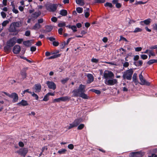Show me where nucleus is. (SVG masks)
Masks as SVG:
<instances>
[{
    "instance_id": "57",
    "label": "nucleus",
    "mask_w": 157,
    "mask_h": 157,
    "mask_svg": "<svg viewBox=\"0 0 157 157\" xmlns=\"http://www.w3.org/2000/svg\"><path fill=\"white\" fill-rule=\"evenodd\" d=\"M30 34V31H27L25 32V35L27 36H29Z\"/></svg>"
},
{
    "instance_id": "64",
    "label": "nucleus",
    "mask_w": 157,
    "mask_h": 157,
    "mask_svg": "<svg viewBox=\"0 0 157 157\" xmlns=\"http://www.w3.org/2000/svg\"><path fill=\"white\" fill-rule=\"evenodd\" d=\"M116 6L117 8H120L121 6V4L118 3L116 5Z\"/></svg>"
},
{
    "instance_id": "27",
    "label": "nucleus",
    "mask_w": 157,
    "mask_h": 157,
    "mask_svg": "<svg viewBox=\"0 0 157 157\" xmlns=\"http://www.w3.org/2000/svg\"><path fill=\"white\" fill-rule=\"evenodd\" d=\"M132 80L136 84L138 83V80L137 78V74L136 73H134L132 77Z\"/></svg>"
},
{
    "instance_id": "38",
    "label": "nucleus",
    "mask_w": 157,
    "mask_h": 157,
    "mask_svg": "<svg viewBox=\"0 0 157 157\" xmlns=\"http://www.w3.org/2000/svg\"><path fill=\"white\" fill-rule=\"evenodd\" d=\"M66 23L65 22H62L58 24V26L59 27H63L65 26Z\"/></svg>"
},
{
    "instance_id": "50",
    "label": "nucleus",
    "mask_w": 157,
    "mask_h": 157,
    "mask_svg": "<svg viewBox=\"0 0 157 157\" xmlns=\"http://www.w3.org/2000/svg\"><path fill=\"white\" fill-rule=\"evenodd\" d=\"M9 22L8 21L6 20L4 21L2 23V26H5L9 23Z\"/></svg>"
},
{
    "instance_id": "54",
    "label": "nucleus",
    "mask_w": 157,
    "mask_h": 157,
    "mask_svg": "<svg viewBox=\"0 0 157 157\" xmlns=\"http://www.w3.org/2000/svg\"><path fill=\"white\" fill-rule=\"evenodd\" d=\"M129 65V63L128 62H126L123 63V66L124 67H128Z\"/></svg>"
},
{
    "instance_id": "14",
    "label": "nucleus",
    "mask_w": 157,
    "mask_h": 157,
    "mask_svg": "<svg viewBox=\"0 0 157 157\" xmlns=\"http://www.w3.org/2000/svg\"><path fill=\"white\" fill-rule=\"evenodd\" d=\"M25 92H27L28 93L31 94H32V96L33 97H34L36 100H38L39 98L37 94H35L34 92H32L31 91H29V90L27 89L23 91V93L22 94H25Z\"/></svg>"
},
{
    "instance_id": "37",
    "label": "nucleus",
    "mask_w": 157,
    "mask_h": 157,
    "mask_svg": "<svg viewBox=\"0 0 157 157\" xmlns=\"http://www.w3.org/2000/svg\"><path fill=\"white\" fill-rule=\"evenodd\" d=\"M49 96L47 94L46 95L44 96V98L43 99V100L44 101H47L49 100Z\"/></svg>"
},
{
    "instance_id": "25",
    "label": "nucleus",
    "mask_w": 157,
    "mask_h": 157,
    "mask_svg": "<svg viewBox=\"0 0 157 157\" xmlns=\"http://www.w3.org/2000/svg\"><path fill=\"white\" fill-rule=\"evenodd\" d=\"M21 76L23 79L25 78L27 76L26 71L25 69L22 70L21 72Z\"/></svg>"
},
{
    "instance_id": "22",
    "label": "nucleus",
    "mask_w": 157,
    "mask_h": 157,
    "mask_svg": "<svg viewBox=\"0 0 157 157\" xmlns=\"http://www.w3.org/2000/svg\"><path fill=\"white\" fill-rule=\"evenodd\" d=\"M32 40H29L23 42V44L25 46L29 47L31 45Z\"/></svg>"
},
{
    "instance_id": "24",
    "label": "nucleus",
    "mask_w": 157,
    "mask_h": 157,
    "mask_svg": "<svg viewBox=\"0 0 157 157\" xmlns=\"http://www.w3.org/2000/svg\"><path fill=\"white\" fill-rule=\"evenodd\" d=\"M40 14V12H35L32 14L31 15V17L33 18H36Z\"/></svg>"
},
{
    "instance_id": "11",
    "label": "nucleus",
    "mask_w": 157,
    "mask_h": 157,
    "mask_svg": "<svg viewBox=\"0 0 157 157\" xmlns=\"http://www.w3.org/2000/svg\"><path fill=\"white\" fill-rule=\"evenodd\" d=\"M49 88L55 90L56 88V84L52 81H47L46 82Z\"/></svg>"
},
{
    "instance_id": "17",
    "label": "nucleus",
    "mask_w": 157,
    "mask_h": 157,
    "mask_svg": "<svg viewBox=\"0 0 157 157\" xmlns=\"http://www.w3.org/2000/svg\"><path fill=\"white\" fill-rule=\"evenodd\" d=\"M151 20L150 18H148L144 21H141L140 22V24L141 25H143V23L146 25H149L151 22Z\"/></svg>"
},
{
    "instance_id": "8",
    "label": "nucleus",
    "mask_w": 157,
    "mask_h": 157,
    "mask_svg": "<svg viewBox=\"0 0 157 157\" xmlns=\"http://www.w3.org/2000/svg\"><path fill=\"white\" fill-rule=\"evenodd\" d=\"M144 155V153L141 152H132L130 153V157H141Z\"/></svg>"
},
{
    "instance_id": "63",
    "label": "nucleus",
    "mask_w": 157,
    "mask_h": 157,
    "mask_svg": "<svg viewBox=\"0 0 157 157\" xmlns=\"http://www.w3.org/2000/svg\"><path fill=\"white\" fill-rule=\"evenodd\" d=\"M108 39L106 37H104L102 39V40L104 43H106L108 41Z\"/></svg>"
},
{
    "instance_id": "31",
    "label": "nucleus",
    "mask_w": 157,
    "mask_h": 157,
    "mask_svg": "<svg viewBox=\"0 0 157 157\" xmlns=\"http://www.w3.org/2000/svg\"><path fill=\"white\" fill-rule=\"evenodd\" d=\"M155 63H157V60L151 59L148 61L147 64L149 65H151Z\"/></svg>"
},
{
    "instance_id": "45",
    "label": "nucleus",
    "mask_w": 157,
    "mask_h": 157,
    "mask_svg": "<svg viewBox=\"0 0 157 157\" xmlns=\"http://www.w3.org/2000/svg\"><path fill=\"white\" fill-rule=\"evenodd\" d=\"M69 79L68 78H66L65 79H63L61 80V82L64 84L66 83L67 81Z\"/></svg>"
},
{
    "instance_id": "16",
    "label": "nucleus",
    "mask_w": 157,
    "mask_h": 157,
    "mask_svg": "<svg viewBox=\"0 0 157 157\" xmlns=\"http://www.w3.org/2000/svg\"><path fill=\"white\" fill-rule=\"evenodd\" d=\"M41 86L40 84H36L34 86L33 89L35 90V92L36 93L39 92L41 90Z\"/></svg>"
},
{
    "instance_id": "47",
    "label": "nucleus",
    "mask_w": 157,
    "mask_h": 157,
    "mask_svg": "<svg viewBox=\"0 0 157 157\" xmlns=\"http://www.w3.org/2000/svg\"><path fill=\"white\" fill-rule=\"evenodd\" d=\"M48 148L47 146H44L43 147H42V148L41 149V152H43L44 151H47L48 150Z\"/></svg>"
},
{
    "instance_id": "60",
    "label": "nucleus",
    "mask_w": 157,
    "mask_h": 157,
    "mask_svg": "<svg viewBox=\"0 0 157 157\" xmlns=\"http://www.w3.org/2000/svg\"><path fill=\"white\" fill-rule=\"evenodd\" d=\"M31 51L32 52H34L36 50V48L35 46H32L31 47Z\"/></svg>"
},
{
    "instance_id": "62",
    "label": "nucleus",
    "mask_w": 157,
    "mask_h": 157,
    "mask_svg": "<svg viewBox=\"0 0 157 157\" xmlns=\"http://www.w3.org/2000/svg\"><path fill=\"white\" fill-rule=\"evenodd\" d=\"M19 146L21 147H24V144L23 142H19L18 143Z\"/></svg>"
},
{
    "instance_id": "46",
    "label": "nucleus",
    "mask_w": 157,
    "mask_h": 157,
    "mask_svg": "<svg viewBox=\"0 0 157 157\" xmlns=\"http://www.w3.org/2000/svg\"><path fill=\"white\" fill-rule=\"evenodd\" d=\"M69 43V42H67V40L66 42L65 41L63 42L62 44L63 48H64Z\"/></svg>"
},
{
    "instance_id": "42",
    "label": "nucleus",
    "mask_w": 157,
    "mask_h": 157,
    "mask_svg": "<svg viewBox=\"0 0 157 157\" xmlns=\"http://www.w3.org/2000/svg\"><path fill=\"white\" fill-rule=\"evenodd\" d=\"M105 6L106 7L109 6V7L111 8L113 6L112 4L109 2H106L105 4Z\"/></svg>"
},
{
    "instance_id": "13",
    "label": "nucleus",
    "mask_w": 157,
    "mask_h": 157,
    "mask_svg": "<svg viewBox=\"0 0 157 157\" xmlns=\"http://www.w3.org/2000/svg\"><path fill=\"white\" fill-rule=\"evenodd\" d=\"M21 51V47L19 45H15L13 48V51L14 54H17L19 53Z\"/></svg>"
},
{
    "instance_id": "43",
    "label": "nucleus",
    "mask_w": 157,
    "mask_h": 157,
    "mask_svg": "<svg viewBox=\"0 0 157 157\" xmlns=\"http://www.w3.org/2000/svg\"><path fill=\"white\" fill-rule=\"evenodd\" d=\"M91 90L95 93H96L97 94H100L101 93V91L99 90H94V89H92Z\"/></svg>"
},
{
    "instance_id": "32",
    "label": "nucleus",
    "mask_w": 157,
    "mask_h": 157,
    "mask_svg": "<svg viewBox=\"0 0 157 157\" xmlns=\"http://www.w3.org/2000/svg\"><path fill=\"white\" fill-rule=\"evenodd\" d=\"M83 9L82 8L78 7L76 8V10L79 13H82L83 12Z\"/></svg>"
},
{
    "instance_id": "51",
    "label": "nucleus",
    "mask_w": 157,
    "mask_h": 157,
    "mask_svg": "<svg viewBox=\"0 0 157 157\" xmlns=\"http://www.w3.org/2000/svg\"><path fill=\"white\" fill-rule=\"evenodd\" d=\"M68 147L70 149L72 150L74 148V146L73 144H70L68 145Z\"/></svg>"
},
{
    "instance_id": "34",
    "label": "nucleus",
    "mask_w": 157,
    "mask_h": 157,
    "mask_svg": "<svg viewBox=\"0 0 157 157\" xmlns=\"http://www.w3.org/2000/svg\"><path fill=\"white\" fill-rule=\"evenodd\" d=\"M135 65L137 66H141L143 64V62L142 60H139L135 63Z\"/></svg>"
},
{
    "instance_id": "40",
    "label": "nucleus",
    "mask_w": 157,
    "mask_h": 157,
    "mask_svg": "<svg viewBox=\"0 0 157 157\" xmlns=\"http://www.w3.org/2000/svg\"><path fill=\"white\" fill-rule=\"evenodd\" d=\"M12 11L14 13L16 14H17V13H18V12H19L18 10L15 8L14 5H13V7Z\"/></svg>"
},
{
    "instance_id": "1",
    "label": "nucleus",
    "mask_w": 157,
    "mask_h": 157,
    "mask_svg": "<svg viewBox=\"0 0 157 157\" xmlns=\"http://www.w3.org/2000/svg\"><path fill=\"white\" fill-rule=\"evenodd\" d=\"M103 76L105 79V83L109 86H113L117 84V80L116 79H112L114 77L113 73L111 71L105 70Z\"/></svg>"
},
{
    "instance_id": "55",
    "label": "nucleus",
    "mask_w": 157,
    "mask_h": 157,
    "mask_svg": "<svg viewBox=\"0 0 157 157\" xmlns=\"http://www.w3.org/2000/svg\"><path fill=\"white\" fill-rule=\"evenodd\" d=\"M149 48L151 50L157 49V45L150 47Z\"/></svg>"
},
{
    "instance_id": "41",
    "label": "nucleus",
    "mask_w": 157,
    "mask_h": 157,
    "mask_svg": "<svg viewBox=\"0 0 157 157\" xmlns=\"http://www.w3.org/2000/svg\"><path fill=\"white\" fill-rule=\"evenodd\" d=\"M84 127V124H81L78 126L77 129L78 130H81Z\"/></svg>"
},
{
    "instance_id": "20",
    "label": "nucleus",
    "mask_w": 157,
    "mask_h": 157,
    "mask_svg": "<svg viewBox=\"0 0 157 157\" xmlns=\"http://www.w3.org/2000/svg\"><path fill=\"white\" fill-rule=\"evenodd\" d=\"M41 27L39 23H36L35 25L31 29H33L35 30H38Z\"/></svg>"
},
{
    "instance_id": "10",
    "label": "nucleus",
    "mask_w": 157,
    "mask_h": 157,
    "mask_svg": "<svg viewBox=\"0 0 157 157\" xmlns=\"http://www.w3.org/2000/svg\"><path fill=\"white\" fill-rule=\"evenodd\" d=\"M142 72L139 75V78L141 81L140 84L142 85H146L149 86L150 85V82L147 81L144 78L142 75Z\"/></svg>"
},
{
    "instance_id": "18",
    "label": "nucleus",
    "mask_w": 157,
    "mask_h": 157,
    "mask_svg": "<svg viewBox=\"0 0 157 157\" xmlns=\"http://www.w3.org/2000/svg\"><path fill=\"white\" fill-rule=\"evenodd\" d=\"M88 80L87 82L90 83L93 82L94 81V78L93 75L91 74H88L87 75Z\"/></svg>"
},
{
    "instance_id": "61",
    "label": "nucleus",
    "mask_w": 157,
    "mask_h": 157,
    "mask_svg": "<svg viewBox=\"0 0 157 157\" xmlns=\"http://www.w3.org/2000/svg\"><path fill=\"white\" fill-rule=\"evenodd\" d=\"M153 29L157 31V24L156 23L152 25Z\"/></svg>"
},
{
    "instance_id": "35",
    "label": "nucleus",
    "mask_w": 157,
    "mask_h": 157,
    "mask_svg": "<svg viewBox=\"0 0 157 157\" xmlns=\"http://www.w3.org/2000/svg\"><path fill=\"white\" fill-rule=\"evenodd\" d=\"M60 56V54L55 55L48 58V59H52L56 58Z\"/></svg>"
},
{
    "instance_id": "30",
    "label": "nucleus",
    "mask_w": 157,
    "mask_h": 157,
    "mask_svg": "<svg viewBox=\"0 0 157 157\" xmlns=\"http://www.w3.org/2000/svg\"><path fill=\"white\" fill-rule=\"evenodd\" d=\"M67 151L65 149H62L58 151V153L60 155L64 154L66 153Z\"/></svg>"
},
{
    "instance_id": "52",
    "label": "nucleus",
    "mask_w": 157,
    "mask_h": 157,
    "mask_svg": "<svg viewBox=\"0 0 157 157\" xmlns=\"http://www.w3.org/2000/svg\"><path fill=\"white\" fill-rule=\"evenodd\" d=\"M23 39H17L16 38V42L18 44H21L23 41Z\"/></svg>"
},
{
    "instance_id": "48",
    "label": "nucleus",
    "mask_w": 157,
    "mask_h": 157,
    "mask_svg": "<svg viewBox=\"0 0 157 157\" xmlns=\"http://www.w3.org/2000/svg\"><path fill=\"white\" fill-rule=\"evenodd\" d=\"M71 29L73 30L74 32H75L77 31L76 27L75 25L71 26Z\"/></svg>"
},
{
    "instance_id": "9",
    "label": "nucleus",
    "mask_w": 157,
    "mask_h": 157,
    "mask_svg": "<svg viewBox=\"0 0 157 157\" xmlns=\"http://www.w3.org/2000/svg\"><path fill=\"white\" fill-rule=\"evenodd\" d=\"M16 43V37H14L7 42V44L9 46L13 47Z\"/></svg>"
},
{
    "instance_id": "36",
    "label": "nucleus",
    "mask_w": 157,
    "mask_h": 157,
    "mask_svg": "<svg viewBox=\"0 0 157 157\" xmlns=\"http://www.w3.org/2000/svg\"><path fill=\"white\" fill-rule=\"evenodd\" d=\"M142 31V29L139 28H136L135 29L133 32L134 33H138L139 32H141Z\"/></svg>"
},
{
    "instance_id": "23",
    "label": "nucleus",
    "mask_w": 157,
    "mask_h": 157,
    "mask_svg": "<svg viewBox=\"0 0 157 157\" xmlns=\"http://www.w3.org/2000/svg\"><path fill=\"white\" fill-rule=\"evenodd\" d=\"M19 105H21L23 106H26L28 105L27 101L25 100H22L21 102L18 103Z\"/></svg>"
},
{
    "instance_id": "12",
    "label": "nucleus",
    "mask_w": 157,
    "mask_h": 157,
    "mask_svg": "<svg viewBox=\"0 0 157 157\" xmlns=\"http://www.w3.org/2000/svg\"><path fill=\"white\" fill-rule=\"evenodd\" d=\"M57 8L56 4H51L47 6V9L50 11L54 12L55 11Z\"/></svg>"
},
{
    "instance_id": "53",
    "label": "nucleus",
    "mask_w": 157,
    "mask_h": 157,
    "mask_svg": "<svg viewBox=\"0 0 157 157\" xmlns=\"http://www.w3.org/2000/svg\"><path fill=\"white\" fill-rule=\"evenodd\" d=\"M141 57L143 59H146L147 58V56L146 55H142Z\"/></svg>"
},
{
    "instance_id": "15",
    "label": "nucleus",
    "mask_w": 157,
    "mask_h": 157,
    "mask_svg": "<svg viewBox=\"0 0 157 157\" xmlns=\"http://www.w3.org/2000/svg\"><path fill=\"white\" fill-rule=\"evenodd\" d=\"M10 98H13V101L14 102H17L18 99V97L17 94L15 93H12Z\"/></svg>"
},
{
    "instance_id": "19",
    "label": "nucleus",
    "mask_w": 157,
    "mask_h": 157,
    "mask_svg": "<svg viewBox=\"0 0 157 157\" xmlns=\"http://www.w3.org/2000/svg\"><path fill=\"white\" fill-rule=\"evenodd\" d=\"M85 17L86 18H88L90 15V9L89 8H86L84 11Z\"/></svg>"
},
{
    "instance_id": "5",
    "label": "nucleus",
    "mask_w": 157,
    "mask_h": 157,
    "mask_svg": "<svg viewBox=\"0 0 157 157\" xmlns=\"http://www.w3.org/2000/svg\"><path fill=\"white\" fill-rule=\"evenodd\" d=\"M28 151V148H23L20 149L17 151V153L21 156L25 157Z\"/></svg>"
},
{
    "instance_id": "49",
    "label": "nucleus",
    "mask_w": 157,
    "mask_h": 157,
    "mask_svg": "<svg viewBox=\"0 0 157 157\" xmlns=\"http://www.w3.org/2000/svg\"><path fill=\"white\" fill-rule=\"evenodd\" d=\"M95 3H104L105 2V0H94Z\"/></svg>"
},
{
    "instance_id": "56",
    "label": "nucleus",
    "mask_w": 157,
    "mask_h": 157,
    "mask_svg": "<svg viewBox=\"0 0 157 157\" xmlns=\"http://www.w3.org/2000/svg\"><path fill=\"white\" fill-rule=\"evenodd\" d=\"M1 14L3 18H4L6 17V14L5 12H2L1 13Z\"/></svg>"
},
{
    "instance_id": "6",
    "label": "nucleus",
    "mask_w": 157,
    "mask_h": 157,
    "mask_svg": "<svg viewBox=\"0 0 157 157\" xmlns=\"http://www.w3.org/2000/svg\"><path fill=\"white\" fill-rule=\"evenodd\" d=\"M71 98L68 96H65L63 97H61L59 98H56L54 99L53 101V102H59L61 101H69L70 100Z\"/></svg>"
},
{
    "instance_id": "28",
    "label": "nucleus",
    "mask_w": 157,
    "mask_h": 157,
    "mask_svg": "<svg viewBox=\"0 0 157 157\" xmlns=\"http://www.w3.org/2000/svg\"><path fill=\"white\" fill-rule=\"evenodd\" d=\"M76 2L80 6H83L84 4V0H76Z\"/></svg>"
},
{
    "instance_id": "59",
    "label": "nucleus",
    "mask_w": 157,
    "mask_h": 157,
    "mask_svg": "<svg viewBox=\"0 0 157 157\" xmlns=\"http://www.w3.org/2000/svg\"><path fill=\"white\" fill-rule=\"evenodd\" d=\"M57 19L56 17H53L51 18V20L54 22H56L57 21Z\"/></svg>"
},
{
    "instance_id": "7",
    "label": "nucleus",
    "mask_w": 157,
    "mask_h": 157,
    "mask_svg": "<svg viewBox=\"0 0 157 157\" xmlns=\"http://www.w3.org/2000/svg\"><path fill=\"white\" fill-rule=\"evenodd\" d=\"M9 31L10 32H13V35H16L18 33L19 31L17 30L15 27L14 26L12 23L11 24L9 29Z\"/></svg>"
},
{
    "instance_id": "33",
    "label": "nucleus",
    "mask_w": 157,
    "mask_h": 157,
    "mask_svg": "<svg viewBox=\"0 0 157 157\" xmlns=\"http://www.w3.org/2000/svg\"><path fill=\"white\" fill-rule=\"evenodd\" d=\"M148 56L150 58L151 56H155V54L152 50H150Z\"/></svg>"
},
{
    "instance_id": "26",
    "label": "nucleus",
    "mask_w": 157,
    "mask_h": 157,
    "mask_svg": "<svg viewBox=\"0 0 157 157\" xmlns=\"http://www.w3.org/2000/svg\"><path fill=\"white\" fill-rule=\"evenodd\" d=\"M15 27H19L22 25V23L21 21H18L12 23Z\"/></svg>"
},
{
    "instance_id": "39",
    "label": "nucleus",
    "mask_w": 157,
    "mask_h": 157,
    "mask_svg": "<svg viewBox=\"0 0 157 157\" xmlns=\"http://www.w3.org/2000/svg\"><path fill=\"white\" fill-rule=\"evenodd\" d=\"M11 47L9 46L8 45H7L4 47V49L6 52L8 51L10 49V47Z\"/></svg>"
},
{
    "instance_id": "3",
    "label": "nucleus",
    "mask_w": 157,
    "mask_h": 157,
    "mask_svg": "<svg viewBox=\"0 0 157 157\" xmlns=\"http://www.w3.org/2000/svg\"><path fill=\"white\" fill-rule=\"evenodd\" d=\"M133 72L132 69L127 70L124 71L123 75V79H127L128 80H131Z\"/></svg>"
},
{
    "instance_id": "21",
    "label": "nucleus",
    "mask_w": 157,
    "mask_h": 157,
    "mask_svg": "<svg viewBox=\"0 0 157 157\" xmlns=\"http://www.w3.org/2000/svg\"><path fill=\"white\" fill-rule=\"evenodd\" d=\"M45 29L44 31L45 32H49L52 29V27L51 26L47 25L45 26Z\"/></svg>"
},
{
    "instance_id": "29",
    "label": "nucleus",
    "mask_w": 157,
    "mask_h": 157,
    "mask_svg": "<svg viewBox=\"0 0 157 157\" xmlns=\"http://www.w3.org/2000/svg\"><path fill=\"white\" fill-rule=\"evenodd\" d=\"M67 13V11L65 10H62L60 11V14L62 16H66Z\"/></svg>"
},
{
    "instance_id": "58",
    "label": "nucleus",
    "mask_w": 157,
    "mask_h": 157,
    "mask_svg": "<svg viewBox=\"0 0 157 157\" xmlns=\"http://www.w3.org/2000/svg\"><path fill=\"white\" fill-rule=\"evenodd\" d=\"M142 49V48L140 47H137L135 48V50L136 52H139Z\"/></svg>"
},
{
    "instance_id": "2",
    "label": "nucleus",
    "mask_w": 157,
    "mask_h": 157,
    "mask_svg": "<svg viewBox=\"0 0 157 157\" xmlns=\"http://www.w3.org/2000/svg\"><path fill=\"white\" fill-rule=\"evenodd\" d=\"M85 86L82 84L80 85L78 89L75 90L73 91V96H78L85 99H89V97L84 93L85 91Z\"/></svg>"
},
{
    "instance_id": "4",
    "label": "nucleus",
    "mask_w": 157,
    "mask_h": 157,
    "mask_svg": "<svg viewBox=\"0 0 157 157\" xmlns=\"http://www.w3.org/2000/svg\"><path fill=\"white\" fill-rule=\"evenodd\" d=\"M82 119L80 118L75 120L72 123L69 124V126H67L68 129H70L74 127L77 126L82 122Z\"/></svg>"
},
{
    "instance_id": "44",
    "label": "nucleus",
    "mask_w": 157,
    "mask_h": 157,
    "mask_svg": "<svg viewBox=\"0 0 157 157\" xmlns=\"http://www.w3.org/2000/svg\"><path fill=\"white\" fill-rule=\"evenodd\" d=\"M91 61L93 63H97L98 62L99 60L98 59L93 58L91 59Z\"/></svg>"
}]
</instances>
